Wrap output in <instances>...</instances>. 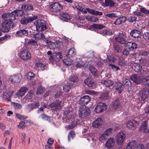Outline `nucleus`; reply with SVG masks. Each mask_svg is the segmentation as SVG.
Returning a JSON list of instances; mask_svg holds the SVG:
<instances>
[{
  "instance_id": "nucleus-1",
  "label": "nucleus",
  "mask_w": 149,
  "mask_h": 149,
  "mask_svg": "<svg viewBox=\"0 0 149 149\" xmlns=\"http://www.w3.org/2000/svg\"><path fill=\"white\" fill-rule=\"evenodd\" d=\"M3 14L2 15V18L5 21L1 24V26H0V31L3 32H8L10 30L11 27H12L14 24L13 20L11 19V18H7L6 17L5 19L3 18Z\"/></svg>"
},
{
  "instance_id": "nucleus-2",
  "label": "nucleus",
  "mask_w": 149,
  "mask_h": 149,
  "mask_svg": "<svg viewBox=\"0 0 149 149\" xmlns=\"http://www.w3.org/2000/svg\"><path fill=\"white\" fill-rule=\"evenodd\" d=\"M24 14V11L20 10H15L12 12L10 13H4L3 14V17L5 19L6 17L7 18H11V19L13 20L15 19V16L22 17Z\"/></svg>"
},
{
  "instance_id": "nucleus-3",
  "label": "nucleus",
  "mask_w": 149,
  "mask_h": 149,
  "mask_svg": "<svg viewBox=\"0 0 149 149\" xmlns=\"http://www.w3.org/2000/svg\"><path fill=\"white\" fill-rule=\"evenodd\" d=\"M34 23L36 25L37 31H43L47 28L46 22L42 19L37 20Z\"/></svg>"
},
{
  "instance_id": "nucleus-4",
  "label": "nucleus",
  "mask_w": 149,
  "mask_h": 149,
  "mask_svg": "<svg viewBox=\"0 0 149 149\" xmlns=\"http://www.w3.org/2000/svg\"><path fill=\"white\" fill-rule=\"evenodd\" d=\"M90 110L88 108L86 107H80L79 110V116L81 118H85L90 115Z\"/></svg>"
},
{
  "instance_id": "nucleus-5",
  "label": "nucleus",
  "mask_w": 149,
  "mask_h": 149,
  "mask_svg": "<svg viewBox=\"0 0 149 149\" xmlns=\"http://www.w3.org/2000/svg\"><path fill=\"white\" fill-rule=\"evenodd\" d=\"M130 35L134 38V40L139 42L141 39L142 35L141 32L138 30L133 29L131 31Z\"/></svg>"
},
{
  "instance_id": "nucleus-6",
  "label": "nucleus",
  "mask_w": 149,
  "mask_h": 149,
  "mask_svg": "<svg viewBox=\"0 0 149 149\" xmlns=\"http://www.w3.org/2000/svg\"><path fill=\"white\" fill-rule=\"evenodd\" d=\"M49 8L52 12L58 13L63 9V6L60 3L56 2L50 5Z\"/></svg>"
},
{
  "instance_id": "nucleus-7",
  "label": "nucleus",
  "mask_w": 149,
  "mask_h": 149,
  "mask_svg": "<svg viewBox=\"0 0 149 149\" xmlns=\"http://www.w3.org/2000/svg\"><path fill=\"white\" fill-rule=\"evenodd\" d=\"M139 122L132 119L128 120L126 123L127 127L130 130H134L136 129L139 125Z\"/></svg>"
},
{
  "instance_id": "nucleus-8",
  "label": "nucleus",
  "mask_w": 149,
  "mask_h": 149,
  "mask_svg": "<svg viewBox=\"0 0 149 149\" xmlns=\"http://www.w3.org/2000/svg\"><path fill=\"white\" fill-rule=\"evenodd\" d=\"M62 101L59 100H56L49 104V106L54 111L61 109L62 108Z\"/></svg>"
},
{
  "instance_id": "nucleus-9",
  "label": "nucleus",
  "mask_w": 149,
  "mask_h": 149,
  "mask_svg": "<svg viewBox=\"0 0 149 149\" xmlns=\"http://www.w3.org/2000/svg\"><path fill=\"white\" fill-rule=\"evenodd\" d=\"M107 109L106 104L104 103L100 102L98 103L96 106L95 111L96 113H99L104 111Z\"/></svg>"
},
{
  "instance_id": "nucleus-10",
  "label": "nucleus",
  "mask_w": 149,
  "mask_h": 149,
  "mask_svg": "<svg viewBox=\"0 0 149 149\" xmlns=\"http://www.w3.org/2000/svg\"><path fill=\"white\" fill-rule=\"evenodd\" d=\"M62 54L60 52L57 53H53L49 58V60L51 61H58L59 60L62 58Z\"/></svg>"
},
{
  "instance_id": "nucleus-11",
  "label": "nucleus",
  "mask_w": 149,
  "mask_h": 149,
  "mask_svg": "<svg viewBox=\"0 0 149 149\" xmlns=\"http://www.w3.org/2000/svg\"><path fill=\"white\" fill-rule=\"evenodd\" d=\"M20 57L23 60H27L31 58L30 53L28 51L23 49L21 52Z\"/></svg>"
},
{
  "instance_id": "nucleus-12",
  "label": "nucleus",
  "mask_w": 149,
  "mask_h": 149,
  "mask_svg": "<svg viewBox=\"0 0 149 149\" xmlns=\"http://www.w3.org/2000/svg\"><path fill=\"white\" fill-rule=\"evenodd\" d=\"M124 46L125 47L128 48L130 51H134L138 48L137 44L134 42H128Z\"/></svg>"
},
{
  "instance_id": "nucleus-13",
  "label": "nucleus",
  "mask_w": 149,
  "mask_h": 149,
  "mask_svg": "<svg viewBox=\"0 0 149 149\" xmlns=\"http://www.w3.org/2000/svg\"><path fill=\"white\" fill-rule=\"evenodd\" d=\"M39 106V103L38 102L35 103H32L27 105L26 107V109L28 112H30L34 108L37 109Z\"/></svg>"
},
{
  "instance_id": "nucleus-14",
  "label": "nucleus",
  "mask_w": 149,
  "mask_h": 149,
  "mask_svg": "<svg viewBox=\"0 0 149 149\" xmlns=\"http://www.w3.org/2000/svg\"><path fill=\"white\" fill-rule=\"evenodd\" d=\"M91 100L90 97L88 95H85L81 97L79 101V103L81 105L87 104Z\"/></svg>"
},
{
  "instance_id": "nucleus-15",
  "label": "nucleus",
  "mask_w": 149,
  "mask_h": 149,
  "mask_svg": "<svg viewBox=\"0 0 149 149\" xmlns=\"http://www.w3.org/2000/svg\"><path fill=\"white\" fill-rule=\"evenodd\" d=\"M130 79L134 83L137 84H139L141 83V79L140 76L134 74L131 76Z\"/></svg>"
},
{
  "instance_id": "nucleus-16",
  "label": "nucleus",
  "mask_w": 149,
  "mask_h": 149,
  "mask_svg": "<svg viewBox=\"0 0 149 149\" xmlns=\"http://www.w3.org/2000/svg\"><path fill=\"white\" fill-rule=\"evenodd\" d=\"M22 78V76L20 74L13 75L10 77V80L12 82L19 83Z\"/></svg>"
},
{
  "instance_id": "nucleus-17",
  "label": "nucleus",
  "mask_w": 149,
  "mask_h": 149,
  "mask_svg": "<svg viewBox=\"0 0 149 149\" xmlns=\"http://www.w3.org/2000/svg\"><path fill=\"white\" fill-rule=\"evenodd\" d=\"M112 128H110L107 129L104 132L103 134H102L100 138L102 139H107L108 137L111 134Z\"/></svg>"
},
{
  "instance_id": "nucleus-18",
  "label": "nucleus",
  "mask_w": 149,
  "mask_h": 149,
  "mask_svg": "<svg viewBox=\"0 0 149 149\" xmlns=\"http://www.w3.org/2000/svg\"><path fill=\"white\" fill-rule=\"evenodd\" d=\"M28 33L29 32L27 30L22 29L17 31L16 35L18 37H24L28 36Z\"/></svg>"
},
{
  "instance_id": "nucleus-19",
  "label": "nucleus",
  "mask_w": 149,
  "mask_h": 149,
  "mask_svg": "<svg viewBox=\"0 0 149 149\" xmlns=\"http://www.w3.org/2000/svg\"><path fill=\"white\" fill-rule=\"evenodd\" d=\"M141 129L145 133H148L149 132V127L148 125L147 120H145L143 122Z\"/></svg>"
},
{
  "instance_id": "nucleus-20",
  "label": "nucleus",
  "mask_w": 149,
  "mask_h": 149,
  "mask_svg": "<svg viewBox=\"0 0 149 149\" xmlns=\"http://www.w3.org/2000/svg\"><path fill=\"white\" fill-rule=\"evenodd\" d=\"M115 143V139L110 138L108 140L105 144L106 146L109 148H111L113 147Z\"/></svg>"
},
{
  "instance_id": "nucleus-21",
  "label": "nucleus",
  "mask_w": 149,
  "mask_h": 149,
  "mask_svg": "<svg viewBox=\"0 0 149 149\" xmlns=\"http://www.w3.org/2000/svg\"><path fill=\"white\" fill-rule=\"evenodd\" d=\"M102 120L100 118H99L94 121L92 123V126L95 127H99L102 124Z\"/></svg>"
},
{
  "instance_id": "nucleus-22",
  "label": "nucleus",
  "mask_w": 149,
  "mask_h": 149,
  "mask_svg": "<svg viewBox=\"0 0 149 149\" xmlns=\"http://www.w3.org/2000/svg\"><path fill=\"white\" fill-rule=\"evenodd\" d=\"M102 5L104 7H113L114 5V2L111 0H105L104 2L101 3Z\"/></svg>"
},
{
  "instance_id": "nucleus-23",
  "label": "nucleus",
  "mask_w": 149,
  "mask_h": 149,
  "mask_svg": "<svg viewBox=\"0 0 149 149\" xmlns=\"http://www.w3.org/2000/svg\"><path fill=\"white\" fill-rule=\"evenodd\" d=\"M86 10L89 13L93 15L101 16L103 14L101 12L97 11L91 9L87 8Z\"/></svg>"
},
{
  "instance_id": "nucleus-24",
  "label": "nucleus",
  "mask_w": 149,
  "mask_h": 149,
  "mask_svg": "<svg viewBox=\"0 0 149 149\" xmlns=\"http://www.w3.org/2000/svg\"><path fill=\"white\" fill-rule=\"evenodd\" d=\"M33 36L36 40L43 39L44 40H45L46 39L44 34L41 33H35L33 34Z\"/></svg>"
},
{
  "instance_id": "nucleus-25",
  "label": "nucleus",
  "mask_w": 149,
  "mask_h": 149,
  "mask_svg": "<svg viewBox=\"0 0 149 149\" xmlns=\"http://www.w3.org/2000/svg\"><path fill=\"white\" fill-rule=\"evenodd\" d=\"M101 83L107 87H110L113 84V82L110 79L102 80Z\"/></svg>"
},
{
  "instance_id": "nucleus-26",
  "label": "nucleus",
  "mask_w": 149,
  "mask_h": 149,
  "mask_svg": "<svg viewBox=\"0 0 149 149\" xmlns=\"http://www.w3.org/2000/svg\"><path fill=\"white\" fill-rule=\"evenodd\" d=\"M75 66L78 68L83 67L84 65V63L80 58H76L75 60Z\"/></svg>"
},
{
  "instance_id": "nucleus-27",
  "label": "nucleus",
  "mask_w": 149,
  "mask_h": 149,
  "mask_svg": "<svg viewBox=\"0 0 149 149\" xmlns=\"http://www.w3.org/2000/svg\"><path fill=\"white\" fill-rule=\"evenodd\" d=\"M132 68L135 72H139L141 71L142 67L139 64L134 63L132 66Z\"/></svg>"
},
{
  "instance_id": "nucleus-28",
  "label": "nucleus",
  "mask_w": 149,
  "mask_h": 149,
  "mask_svg": "<svg viewBox=\"0 0 149 149\" xmlns=\"http://www.w3.org/2000/svg\"><path fill=\"white\" fill-rule=\"evenodd\" d=\"M109 97V93L107 92H103L101 93L99 95V98L100 99L103 100L107 99Z\"/></svg>"
},
{
  "instance_id": "nucleus-29",
  "label": "nucleus",
  "mask_w": 149,
  "mask_h": 149,
  "mask_svg": "<svg viewBox=\"0 0 149 149\" xmlns=\"http://www.w3.org/2000/svg\"><path fill=\"white\" fill-rule=\"evenodd\" d=\"M31 20H32V18H30L29 17H23L20 20V22L21 24L23 25H26L31 22Z\"/></svg>"
},
{
  "instance_id": "nucleus-30",
  "label": "nucleus",
  "mask_w": 149,
  "mask_h": 149,
  "mask_svg": "<svg viewBox=\"0 0 149 149\" xmlns=\"http://www.w3.org/2000/svg\"><path fill=\"white\" fill-rule=\"evenodd\" d=\"M84 83L89 87H92L94 85L93 81L91 78H88L85 79L84 81Z\"/></svg>"
},
{
  "instance_id": "nucleus-31",
  "label": "nucleus",
  "mask_w": 149,
  "mask_h": 149,
  "mask_svg": "<svg viewBox=\"0 0 149 149\" xmlns=\"http://www.w3.org/2000/svg\"><path fill=\"white\" fill-rule=\"evenodd\" d=\"M27 88L24 87L21 88L18 92H17V95L18 96H24L27 90Z\"/></svg>"
},
{
  "instance_id": "nucleus-32",
  "label": "nucleus",
  "mask_w": 149,
  "mask_h": 149,
  "mask_svg": "<svg viewBox=\"0 0 149 149\" xmlns=\"http://www.w3.org/2000/svg\"><path fill=\"white\" fill-rule=\"evenodd\" d=\"M85 18L87 20L89 21L94 22H96L98 20V18L92 16H86Z\"/></svg>"
},
{
  "instance_id": "nucleus-33",
  "label": "nucleus",
  "mask_w": 149,
  "mask_h": 149,
  "mask_svg": "<svg viewBox=\"0 0 149 149\" xmlns=\"http://www.w3.org/2000/svg\"><path fill=\"white\" fill-rule=\"evenodd\" d=\"M63 62L67 65H70L73 64V61L70 58H67L63 60Z\"/></svg>"
},
{
  "instance_id": "nucleus-34",
  "label": "nucleus",
  "mask_w": 149,
  "mask_h": 149,
  "mask_svg": "<svg viewBox=\"0 0 149 149\" xmlns=\"http://www.w3.org/2000/svg\"><path fill=\"white\" fill-rule=\"evenodd\" d=\"M33 96V94L31 92H29L27 95L23 99V101L26 102L29 101L28 99H31Z\"/></svg>"
},
{
  "instance_id": "nucleus-35",
  "label": "nucleus",
  "mask_w": 149,
  "mask_h": 149,
  "mask_svg": "<svg viewBox=\"0 0 149 149\" xmlns=\"http://www.w3.org/2000/svg\"><path fill=\"white\" fill-rule=\"evenodd\" d=\"M147 94L146 93V92L143 91L141 94L140 95V98L142 103H144L145 101H147Z\"/></svg>"
},
{
  "instance_id": "nucleus-36",
  "label": "nucleus",
  "mask_w": 149,
  "mask_h": 149,
  "mask_svg": "<svg viewBox=\"0 0 149 149\" xmlns=\"http://www.w3.org/2000/svg\"><path fill=\"white\" fill-rule=\"evenodd\" d=\"M89 69L91 73L94 76H96L98 75L97 70L95 67L93 66H90Z\"/></svg>"
},
{
  "instance_id": "nucleus-37",
  "label": "nucleus",
  "mask_w": 149,
  "mask_h": 149,
  "mask_svg": "<svg viewBox=\"0 0 149 149\" xmlns=\"http://www.w3.org/2000/svg\"><path fill=\"white\" fill-rule=\"evenodd\" d=\"M115 138L117 144L120 146L121 144V132H119L116 134Z\"/></svg>"
},
{
  "instance_id": "nucleus-38",
  "label": "nucleus",
  "mask_w": 149,
  "mask_h": 149,
  "mask_svg": "<svg viewBox=\"0 0 149 149\" xmlns=\"http://www.w3.org/2000/svg\"><path fill=\"white\" fill-rule=\"evenodd\" d=\"M115 90L118 92V93H121V83L119 81L116 82L115 84Z\"/></svg>"
},
{
  "instance_id": "nucleus-39",
  "label": "nucleus",
  "mask_w": 149,
  "mask_h": 149,
  "mask_svg": "<svg viewBox=\"0 0 149 149\" xmlns=\"http://www.w3.org/2000/svg\"><path fill=\"white\" fill-rule=\"evenodd\" d=\"M127 40L126 34L125 33H122V45L123 44V46L127 42Z\"/></svg>"
},
{
  "instance_id": "nucleus-40",
  "label": "nucleus",
  "mask_w": 149,
  "mask_h": 149,
  "mask_svg": "<svg viewBox=\"0 0 149 149\" xmlns=\"http://www.w3.org/2000/svg\"><path fill=\"white\" fill-rule=\"evenodd\" d=\"M60 15L65 19H72V17L69 15L68 14L64 12H61L59 13Z\"/></svg>"
},
{
  "instance_id": "nucleus-41",
  "label": "nucleus",
  "mask_w": 149,
  "mask_h": 149,
  "mask_svg": "<svg viewBox=\"0 0 149 149\" xmlns=\"http://www.w3.org/2000/svg\"><path fill=\"white\" fill-rule=\"evenodd\" d=\"M100 33L103 36H109L112 34L111 31L106 30L101 31Z\"/></svg>"
},
{
  "instance_id": "nucleus-42",
  "label": "nucleus",
  "mask_w": 149,
  "mask_h": 149,
  "mask_svg": "<svg viewBox=\"0 0 149 149\" xmlns=\"http://www.w3.org/2000/svg\"><path fill=\"white\" fill-rule=\"evenodd\" d=\"M75 49L74 48H71L69 49V51L68 53L67 56H74L76 54V53L75 52Z\"/></svg>"
},
{
  "instance_id": "nucleus-43",
  "label": "nucleus",
  "mask_w": 149,
  "mask_h": 149,
  "mask_svg": "<svg viewBox=\"0 0 149 149\" xmlns=\"http://www.w3.org/2000/svg\"><path fill=\"white\" fill-rule=\"evenodd\" d=\"M11 104L13 107L15 109H20L22 107V105L19 104L15 102H12Z\"/></svg>"
},
{
  "instance_id": "nucleus-44",
  "label": "nucleus",
  "mask_w": 149,
  "mask_h": 149,
  "mask_svg": "<svg viewBox=\"0 0 149 149\" xmlns=\"http://www.w3.org/2000/svg\"><path fill=\"white\" fill-rule=\"evenodd\" d=\"M92 27L96 29H102L105 27V26L101 24H94L92 25Z\"/></svg>"
},
{
  "instance_id": "nucleus-45",
  "label": "nucleus",
  "mask_w": 149,
  "mask_h": 149,
  "mask_svg": "<svg viewBox=\"0 0 149 149\" xmlns=\"http://www.w3.org/2000/svg\"><path fill=\"white\" fill-rule=\"evenodd\" d=\"M75 132L73 130L69 132L68 135V140L69 141H70L71 139H72L75 137Z\"/></svg>"
},
{
  "instance_id": "nucleus-46",
  "label": "nucleus",
  "mask_w": 149,
  "mask_h": 149,
  "mask_svg": "<svg viewBox=\"0 0 149 149\" xmlns=\"http://www.w3.org/2000/svg\"><path fill=\"white\" fill-rule=\"evenodd\" d=\"M120 104V102L118 99H116L113 104V107L115 109H117Z\"/></svg>"
},
{
  "instance_id": "nucleus-47",
  "label": "nucleus",
  "mask_w": 149,
  "mask_h": 149,
  "mask_svg": "<svg viewBox=\"0 0 149 149\" xmlns=\"http://www.w3.org/2000/svg\"><path fill=\"white\" fill-rule=\"evenodd\" d=\"M28 43L29 44L33 45L34 48H36L38 47L37 42L31 39L29 40Z\"/></svg>"
},
{
  "instance_id": "nucleus-48",
  "label": "nucleus",
  "mask_w": 149,
  "mask_h": 149,
  "mask_svg": "<svg viewBox=\"0 0 149 149\" xmlns=\"http://www.w3.org/2000/svg\"><path fill=\"white\" fill-rule=\"evenodd\" d=\"M72 124L71 125L66 126V128L68 129H72L77 124V123L76 121H72Z\"/></svg>"
},
{
  "instance_id": "nucleus-49",
  "label": "nucleus",
  "mask_w": 149,
  "mask_h": 149,
  "mask_svg": "<svg viewBox=\"0 0 149 149\" xmlns=\"http://www.w3.org/2000/svg\"><path fill=\"white\" fill-rule=\"evenodd\" d=\"M143 83L148 86H149V76H146L142 79Z\"/></svg>"
},
{
  "instance_id": "nucleus-50",
  "label": "nucleus",
  "mask_w": 149,
  "mask_h": 149,
  "mask_svg": "<svg viewBox=\"0 0 149 149\" xmlns=\"http://www.w3.org/2000/svg\"><path fill=\"white\" fill-rule=\"evenodd\" d=\"M70 80L73 82H77L79 80L78 77L77 75L73 76L70 78Z\"/></svg>"
},
{
  "instance_id": "nucleus-51",
  "label": "nucleus",
  "mask_w": 149,
  "mask_h": 149,
  "mask_svg": "<svg viewBox=\"0 0 149 149\" xmlns=\"http://www.w3.org/2000/svg\"><path fill=\"white\" fill-rule=\"evenodd\" d=\"M114 48L116 52H120L121 51L120 45H118L117 43L115 45Z\"/></svg>"
},
{
  "instance_id": "nucleus-52",
  "label": "nucleus",
  "mask_w": 149,
  "mask_h": 149,
  "mask_svg": "<svg viewBox=\"0 0 149 149\" xmlns=\"http://www.w3.org/2000/svg\"><path fill=\"white\" fill-rule=\"evenodd\" d=\"M72 112L70 111L68 112L67 114H65V117L66 119V120H69L72 118Z\"/></svg>"
},
{
  "instance_id": "nucleus-53",
  "label": "nucleus",
  "mask_w": 149,
  "mask_h": 149,
  "mask_svg": "<svg viewBox=\"0 0 149 149\" xmlns=\"http://www.w3.org/2000/svg\"><path fill=\"white\" fill-rule=\"evenodd\" d=\"M130 51L128 48L126 47V48L124 49L123 50V54L127 56L129 54Z\"/></svg>"
},
{
  "instance_id": "nucleus-54",
  "label": "nucleus",
  "mask_w": 149,
  "mask_h": 149,
  "mask_svg": "<svg viewBox=\"0 0 149 149\" xmlns=\"http://www.w3.org/2000/svg\"><path fill=\"white\" fill-rule=\"evenodd\" d=\"M45 90L43 87L42 86L38 87L37 91V94H41L44 92Z\"/></svg>"
},
{
  "instance_id": "nucleus-55",
  "label": "nucleus",
  "mask_w": 149,
  "mask_h": 149,
  "mask_svg": "<svg viewBox=\"0 0 149 149\" xmlns=\"http://www.w3.org/2000/svg\"><path fill=\"white\" fill-rule=\"evenodd\" d=\"M11 96V95H10L8 94L7 93H5L3 95V97L7 101H11V99H10Z\"/></svg>"
},
{
  "instance_id": "nucleus-56",
  "label": "nucleus",
  "mask_w": 149,
  "mask_h": 149,
  "mask_svg": "<svg viewBox=\"0 0 149 149\" xmlns=\"http://www.w3.org/2000/svg\"><path fill=\"white\" fill-rule=\"evenodd\" d=\"M140 11L142 13L149 15V10L146 9L144 7L141 8H140Z\"/></svg>"
},
{
  "instance_id": "nucleus-57",
  "label": "nucleus",
  "mask_w": 149,
  "mask_h": 149,
  "mask_svg": "<svg viewBox=\"0 0 149 149\" xmlns=\"http://www.w3.org/2000/svg\"><path fill=\"white\" fill-rule=\"evenodd\" d=\"M26 126L25 123L23 121H21L18 125V127L20 129H23Z\"/></svg>"
},
{
  "instance_id": "nucleus-58",
  "label": "nucleus",
  "mask_w": 149,
  "mask_h": 149,
  "mask_svg": "<svg viewBox=\"0 0 149 149\" xmlns=\"http://www.w3.org/2000/svg\"><path fill=\"white\" fill-rule=\"evenodd\" d=\"M16 116L18 118L20 119L24 120L27 118V117L25 116L19 114H16Z\"/></svg>"
},
{
  "instance_id": "nucleus-59",
  "label": "nucleus",
  "mask_w": 149,
  "mask_h": 149,
  "mask_svg": "<svg viewBox=\"0 0 149 149\" xmlns=\"http://www.w3.org/2000/svg\"><path fill=\"white\" fill-rule=\"evenodd\" d=\"M137 17L135 16L130 17L127 19L128 22H133L134 21H135Z\"/></svg>"
},
{
  "instance_id": "nucleus-60",
  "label": "nucleus",
  "mask_w": 149,
  "mask_h": 149,
  "mask_svg": "<svg viewBox=\"0 0 149 149\" xmlns=\"http://www.w3.org/2000/svg\"><path fill=\"white\" fill-rule=\"evenodd\" d=\"M129 144L130 145V146H131L132 148H135V147L136 145V141H133L130 142Z\"/></svg>"
},
{
  "instance_id": "nucleus-61",
  "label": "nucleus",
  "mask_w": 149,
  "mask_h": 149,
  "mask_svg": "<svg viewBox=\"0 0 149 149\" xmlns=\"http://www.w3.org/2000/svg\"><path fill=\"white\" fill-rule=\"evenodd\" d=\"M123 84L125 86H130L131 85V83L129 79H126L125 81H123Z\"/></svg>"
},
{
  "instance_id": "nucleus-62",
  "label": "nucleus",
  "mask_w": 149,
  "mask_h": 149,
  "mask_svg": "<svg viewBox=\"0 0 149 149\" xmlns=\"http://www.w3.org/2000/svg\"><path fill=\"white\" fill-rule=\"evenodd\" d=\"M135 149H145V148L143 144L139 143L136 146Z\"/></svg>"
},
{
  "instance_id": "nucleus-63",
  "label": "nucleus",
  "mask_w": 149,
  "mask_h": 149,
  "mask_svg": "<svg viewBox=\"0 0 149 149\" xmlns=\"http://www.w3.org/2000/svg\"><path fill=\"white\" fill-rule=\"evenodd\" d=\"M70 86L69 85H65L63 87V91L66 92L68 91L69 90L70 88Z\"/></svg>"
},
{
  "instance_id": "nucleus-64",
  "label": "nucleus",
  "mask_w": 149,
  "mask_h": 149,
  "mask_svg": "<svg viewBox=\"0 0 149 149\" xmlns=\"http://www.w3.org/2000/svg\"><path fill=\"white\" fill-rule=\"evenodd\" d=\"M35 75L32 72H29L28 74L27 77L28 78L31 79L33 78L34 77Z\"/></svg>"
}]
</instances>
